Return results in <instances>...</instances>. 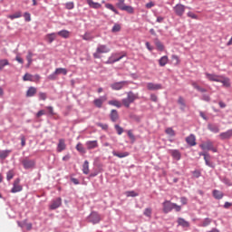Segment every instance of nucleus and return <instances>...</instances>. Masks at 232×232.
I'll return each instance as SVG.
<instances>
[{
  "label": "nucleus",
  "instance_id": "nucleus-53",
  "mask_svg": "<svg viewBox=\"0 0 232 232\" xmlns=\"http://www.w3.org/2000/svg\"><path fill=\"white\" fill-rule=\"evenodd\" d=\"M24 21H26L27 23H30V21H32V16L30 13H24Z\"/></svg>",
  "mask_w": 232,
  "mask_h": 232
},
{
  "label": "nucleus",
  "instance_id": "nucleus-28",
  "mask_svg": "<svg viewBox=\"0 0 232 232\" xmlns=\"http://www.w3.org/2000/svg\"><path fill=\"white\" fill-rule=\"evenodd\" d=\"M33 57H34V53H32V51H28L26 55L27 68H30V66L32 65V63L34 61L32 60Z\"/></svg>",
  "mask_w": 232,
  "mask_h": 232
},
{
  "label": "nucleus",
  "instance_id": "nucleus-59",
  "mask_svg": "<svg viewBox=\"0 0 232 232\" xmlns=\"http://www.w3.org/2000/svg\"><path fill=\"white\" fill-rule=\"evenodd\" d=\"M45 114L46 112L44 110H41L36 113V117L37 119H39V117H43V115H45Z\"/></svg>",
  "mask_w": 232,
  "mask_h": 232
},
{
  "label": "nucleus",
  "instance_id": "nucleus-45",
  "mask_svg": "<svg viewBox=\"0 0 232 232\" xmlns=\"http://www.w3.org/2000/svg\"><path fill=\"white\" fill-rule=\"evenodd\" d=\"M165 133L169 137H175V131L173 130V128H167L165 130Z\"/></svg>",
  "mask_w": 232,
  "mask_h": 232
},
{
  "label": "nucleus",
  "instance_id": "nucleus-27",
  "mask_svg": "<svg viewBox=\"0 0 232 232\" xmlns=\"http://www.w3.org/2000/svg\"><path fill=\"white\" fill-rule=\"evenodd\" d=\"M170 154L175 160H180V158H181L180 151H179L177 150H170Z\"/></svg>",
  "mask_w": 232,
  "mask_h": 232
},
{
  "label": "nucleus",
  "instance_id": "nucleus-4",
  "mask_svg": "<svg viewBox=\"0 0 232 232\" xmlns=\"http://www.w3.org/2000/svg\"><path fill=\"white\" fill-rule=\"evenodd\" d=\"M67 75L68 74V70H66V68H57L55 69V71L50 74L47 79H49V81H55V79H57V75Z\"/></svg>",
  "mask_w": 232,
  "mask_h": 232
},
{
  "label": "nucleus",
  "instance_id": "nucleus-18",
  "mask_svg": "<svg viewBox=\"0 0 232 232\" xmlns=\"http://www.w3.org/2000/svg\"><path fill=\"white\" fill-rule=\"evenodd\" d=\"M85 146L87 150H95V148H99V142L97 140H89L86 141Z\"/></svg>",
  "mask_w": 232,
  "mask_h": 232
},
{
  "label": "nucleus",
  "instance_id": "nucleus-10",
  "mask_svg": "<svg viewBox=\"0 0 232 232\" xmlns=\"http://www.w3.org/2000/svg\"><path fill=\"white\" fill-rule=\"evenodd\" d=\"M174 12L179 17H182V15H184V12H186V6H184V5L178 4L174 6Z\"/></svg>",
  "mask_w": 232,
  "mask_h": 232
},
{
  "label": "nucleus",
  "instance_id": "nucleus-11",
  "mask_svg": "<svg viewBox=\"0 0 232 232\" xmlns=\"http://www.w3.org/2000/svg\"><path fill=\"white\" fill-rule=\"evenodd\" d=\"M126 85H128V82L126 81L117 82L111 84V90L119 91V90H122Z\"/></svg>",
  "mask_w": 232,
  "mask_h": 232
},
{
  "label": "nucleus",
  "instance_id": "nucleus-21",
  "mask_svg": "<svg viewBox=\"0 0 232 232\" xmlns=\"http://www.w3.org/2000/svg\"><path fill=\"white\" fill-rule=\"evenodd\" d=\"M86 3L90 8H93L94 10H99V8H102V5L97 2H93V0H86Z\"/></svg>",
  "mask_w": 232,
  "mask_h": 232
},
{
  "label": "nucleus",
  "instance_id": "nucleus-35",
  "mask_svg": "<svg viewBox=\"0 0 232 232\" xmlns=\"http://www.w3.org/2000/svg\"><path fill=\"white\" fill-rule=\"evenodd\" d=\"M82 172L84 173V175H88V173H90V163L88 162V160H85L82 165Z\"/></svg>",
  "mask_w": 232,
  "mask_h": 232
},
{
  "label": "nucleus",
  "instance_id": "nucleus-22",
  "mask_svg": "<svg viewBox=\"0 0 232 232\" xmlns=\"http://www.w3.org/2000/svg\"><path fill=\"white\" fill-rule=\"evenodd\" d=\"M218 82H221L225 88H229L231 86V82H229V78H226L224 76H219V81Z\"/></svg>",
  "mask_w": 232,
  "mask_h": 232
},
{
  "label": "nucleus",
  "instance_id": "nucleus-3",
  "mask_svg": "<svg viewBox=\"0 0 232 232\" xmlns=\"http://www.w3.org/2000/svg\"><path fill=\"white\" fill-rule=\"evenodd\" d=\"M110 52H111V50L110 47H108V45L99 44L96 48V52L93 53L92 55L94 59H101V55H102V53H110Z\"/></svg>",
  "mask_w": 232,
  "mask_h": 232
},
{
  "label": "nucleus",
  "instance_id": "nucleus-31",
  "mask_svg": "<svg viewBox=\"0 0 232 232\" xmlns=\"http://www.w3.org/2000/svg\"><path fill=\"white\" fill-rule=\"evenodd\" d=\"M37 93V89L35 87H30L26 92V97H34Z\"/></svg>",
  "mask_w": 232,
  "mask_h": 232
},
{
  "label": "nucleus",
  "instance_id": "nucleus-47",
  "mask_svg": "<svg viewBox=\"0 0 232 232\" xmlns=\"http://www.w3.org/2000/svg\"><path fill=\"white\" fill-rule=\"evenodd\" d=\"M8 64H10V63H8V60L6 59L0 60V70H3L5 66H8Z\"/></svg>",
  "mask_w": 232,
  "mask_h": 232
},
{
  "label": "nucleus",
  "instance_id": "nucleus-39",
  "mask_svg": "<svg viewBox=\"0 0 232 232\" xmlns=\"http://www.w3.org/2000/svg\"><path fill=\"white\" fill-rule=\"evenodd\" d=\"M46 37H47L48 43H53V41H55V39L57 38V34L52 33L47 34Z\"/></svg>",
  "mask_w": 232,
  "mask_h": 232
},
{
  "label": "nucleus",
  "instance_id": "nucleus-63",
  "mask_svg": "<svg viewBox=\"0 0 232 232\" xmlns=\"http://www.w3.org/2000/svg\"><path fill=\"white\" fill-rule=\"evenodd\" d=\"M173 61H176V64H179V63H180V60L179 59V57L176 54H173L171 56Z\"/></svg>",
  "mask_w": 232,
  "mask_h": 232
},
{
  "label": "nucleus",
  "instance_id": "nucleus-46",
  "mask_svg": "<svg viewBox=\"0 0 232 232\" xmlns=\"http://www.w3.org/2000/svg\"><path fill=\"white\" fill-rule=\"evenodd\" d=\"M76 150L77 151H79L80 153H86V150H84V147L82 146V143H78L76 145Z\"/></svg>",
  "mask_w": 232,
  "mask_h": 232
},
{
  "label": "nucleus",
  "instance_id": "nucleus-12",
  "mask_svg": "<svg viewBox=\"0 0 232 232\" xmlns=\"http://www.w3.org/2000/svg\"><path fill=\"white\" fill-rule=\"evenodd\" d=\"M147 89L150 90V92H155L157 90H162V84L148 82L147 83Z\"/></svg>",
  "mask_w": 232,
  "mask_h": 232
},
{
  "label": "nucleus",
  "instance_id": "nucleus-33",
  "mask_svg": "<svg viewBox=\"0 0 232 232\" xmlns=\"http://www.w3.org/2000/svg\"><path fill=\"white\" fill-rule=\"evenodd\" d=\"M154 44L156 45V48L160 51V52H164V44H162L161 42H160L159 39H155L154 40Z\"/></svg>",
  "mask_w": 232,
  "mask_h": 232
},
{
  "label": "nucleus",
  "instance_id": "nucleus-38",
  "mask_svg": "<svg viewBox=\"0 0 232 232\" xmlns=\"http://www.w3.org/2000/svg\"><path fill=\"white\" fill-rule=\"evenodd\" d=\"M169 61V59L168 58V56H162L160 60H159V64L160 66L163 67L165 65L168 64V62Z\"/></svg>",
  "mask_w": 232,
  "mask_h": 232
},
{
  "label": "nucleus",
  "instance_id": "nucleus-14",
  "mask_svg": "<svg viewBox=\"0 0 232 232\" xmlns=\"http://www.w3.org/2000/svg\"><path fill=\"white\" fill-rule=\"evenodd\" d=\"M207 79L212 82H218L220 81V75L211 74L209 72L205 73Z\"/></svg>",
  "mask_w": 232,
  "mask_h": 232
},
{
  "label": "nucleus",
  "instance_id": "nucleus-19",
  "mask_svg": "<svg viewBox=\"0 0 232 232\" xmlns=\"http://www.w3.org/2000/svg\"><path fill=\"white\" fill-rule=\"evenodd\" d=\"M64 150H66V141L64 139H60L57 145V151L61 153V151H64Z\"/></svg>",
  "mask_w": 232,
  "mask_h": 232
},
{
  "label": "nucleus",
  "instance_id": "nucleus-40",
  "mask_svg": "<svg viewBox=\"0 0 232 232\" xmlns=\"http://www.w3.org/2000/svg\"><path fill=\"white\" fill-rule=\"evenodd\" d=\"M23 81H30L31 82H35V80H34V75L30 73H25L23 77Z\"/></svg>",
  "mask_w": 232,
  "mask_h": 232
},
{
  "label": "nucleus",
  "instance_id": "nucleus-29",
  "mask_svg": "<svg viewBox=\"0 0 232 232\" xmlns=\"http://www.w3.org/2000/svg\"><path fill=\"white\" fill-rule=\"evenodd\" d=\"M108 104H110V106H115L116 108H122V102L118 100L109 101Z\"/></svg>",
  "mask_w": 232,
  "mask_h": 232
},
{
  "label": "nucleus",
  "instance_id": "nucleus-26",
  "mask_svg": "<svg viewBox=\"0 0 232 232\" xmlns=\"http://www.w3.org/2000/svg\"><path fill=\"white\" fill-rule=\"evenodd\" d=\"M112 155L114 157H118V159H124V158L130 156V152H117V151L113 150Z\"/></svg>",
  "mask_w": 232,
  "mask_h": 232
},
{
  "label": "nucleus",
  "instance_id": "nucleus-8",
  "mask_svg": "<svg viewBox=\"0 0 232 232\" xmlns=\"http://www.w3.org/2000/svg\"><path fill=\"white\" fill-rule=\"evenodd\" d=\"M20 191H23V186H21V179H16L13 183L11 193H19Z\"/></svg>",
  "mask_w": 232,
  "mask_h": 232
},
{
  "label": "nucleus",
  "instance_id": "nucleus-5",
  "mask_svg": "<svg viewBox=\"0 0 232 232\" xmlns=\"http://www.w3.org/2000/svg\"><path fill=\"white\" fill-rule=\"evenodd\" d=\"M124 1L126 0H118L116 6H118L120 10H122L123 12H127L128 14H133L135 12L133 7L130 5H124Z\"/></svg>",
  "mask_w": 232,
  "mask_h": 232
},
{
  "label": "nucleus",
  "instance_id": "nucleus-25",
  "mask_svg": "<svg viewBox=\"0 0 232 232\" xmlns=\"http://www.w3.org/2000/svg\"><path fill=\"white\" fill-rule=\"evenodd\" d=\"M201 155L204 156V160L206 162V165L208 166V168H213V164L210 161L211 156L206 152H203Z\"/></svg>",
  "mask_w": 232,
  "mask_h": 232
},
{
  "label": "nucleus",
  "instance_id": "nucleus-17",
  "mask_svg": "<svg viewBox=\"0 0 232 232\" xmlns=\"http://www.w3.org/2000/svg\"><path fill=\"white\" fill-rule=\"evenodd\" d=\"M61 204H63V199L58 198L53 200L52 204L50 205V209H57V208H61Z\"/></svg>",
  "mask_w": 232,
  "mask_h": 232
},
{
  "label": "nucleus",
  "instance_id": "nucleus-42",
  "mask_svg": "<svg viewBox=\"0 0 232 232\" xmlns=\"http://www.w3.org/2000/svg\"><path fill=\"white\" fill-rule=\"evenodd\" d=\"M178 104H180L181 110H184V108H186V101L184 100V98L182 96L179 97Z\"/></svg>",
  "mask_w": 232,
  "mask_h": 232
},
{
  "label": "nucleus",
  "instance_id": "nucleus-56",
  "mask_svg": "<svg viewBox=\"0 0 232 232\" xmlns=\"http://www.w3.org/2000/svg\"><path fill=\"white\" fill-rule=\"evenodd\" d=\"M143 214L145 215V217H151V208H145Z\"/></svg>",
  "mask_w": 232,
  "mask_h": 232
},
{
  "label": "nucleus",
  "instance_id": "nucleus-30",
  "mask_svg": "<svg viewBox=\"0 0 232 232\" xmlns=\"http://www.w3.org/2000/svg\"><path fill=\"white\" fill-rule=\"evenodd\" d=\"M178 224L179 226H181L182 227H189V222L186 221V219L182 218H178Z\"/></svg>",
  "mask_w": 232,
  "mask_h": 232
},
{
  "label": "nucleus",
  "instance_id": "nucleus-6",
  "mask_svg": "<svg viewBox=\"0 0 232 232\" xmlns=\"http://www.w3.org/2000/svg\"><path fill=\"white\" fill-rule=\"evenodd\" d=\"M126 57V53H112L111 56L109 58L110 64H113L114 63H119L121 59Z\"/></svg>",
  "mask_w": 232,
  "mask_h": 232
},
{
  "label": "nucleus",
  "instance_id": "nucleus-34",
  "mask_svg": "<svg viewBox=\"0 0 232 232\" xmlns=\"http://www.w3.org/2000/svg\"><path fill=\"white\" fill-rule=\"evenodd\" d=\"M8 19H11V21H14V19H19L20 17H23V13L20 11L14 13V14H9Z\"/></svg>",
  "mask_w": 232,
  "mask_h": 232
},
{
  "label": "nucleus",
  "instance_id": "nucleus-61",
  "mask_svg": "<svg viewBox=\"0 0 232 232\" xmlns=\"http://www.w3.org/2000/svg\"><path fill=\"white\" fill-rule=\"evenodd\" d=\"M15 61H17V63H19L20 64H24V60H23L21 58V56H19V55H16Z\"/></svg>",
  "mask_w": 232,
  "mask_h": 232
},
{
  "label": "nucleus",
  "instance_id": "nucleus-41",
  "mask_svg": "<svg viewBox=\"0 0 232 232\" xmlns=\"http://www.w3.org/2000/svg\"><path fill=\"white\" fill-rule=\"evenodd\" d=\"M12 151L11 150H2L0 151V159L4 160V159H6L10 155Z\"/></svg>",
  "mask_w": 232,
  "mask_h": 232
},
{
  "label": "nucleus",
  "instance_id": "nucleus-32",
  "mask_svg": "<svg viewBox=\"0 0 232 232\" xmlns=\"http://www.w3.org/2000/svg\"><path fill=\"white\" fill-rule=\"evenodd\" d=\"M57 35H60V37H63V39H68V37H70V31L62 30L57 33Z\"/></svg>",
  "mask_w": 232,
  "mask_h": 232
},
{
  "label": "nucleus",
  "instance_id": "nucleus-55",
  "mask_svg": "<svg viewBox=\"0 0 232 232\" xmlns=\"http://www.w3.org/2000/svg\"><path fill=\"white\" fill-rule=\"evenodd\" d=\"M188 17H190V19H198V16L197 14H195V13L193 12H188L187 14Z\"/></svg>",
  "mask_w": 232,
  "mask_h": 232
},
{
  "label": "nucleus",
  "instance_id": "nucleus-54",
  "mask_svg": "<svg viewBox=\"0 0 232 232\" xmlns=\"http://www.w3.org/2000/svg\"><path fill=\"white\" fill-rule=\"evenodd\" d=\"M38 97L40 101H46L47 95L45 92H39Z\"/></svg>",
  "mask_w": 232,
  "mask_h": 232
},
{
  "label": "nucleus",
  "instance_id": "nucleus-44",
  "mask_svg": "<svg viewBox=\"0 0 232 232\" xmlns=\"http://www.w3.org/2000/svg\"><path fill=\"white\" fill-rule=\"evenodd\" d=\"M209 224H211V219L208 218H206L202 221L201 225H199V226H200L201 227H208V226H209Z\"/></svg>",
  "mask_w": 232,
  "mask_h": 232
},
{
  "label": "nucleus",
  "instance_id": "nucleus-24",
  "mask_svg": "<svg viewBox=\"0 0 232 232\" xmlns=\"http://www.w3.org/2000/svg\"><path fill=\"white\" fill-rule=\"evenodd\" d=\"M110 117L112 122H117V121H119V111H117V110H111Z\"/></svg>",
  "mask_w": 232,
  "mask_h": 232
},
{
  "label": "nucleus",
  "instance_id": "nucleus-23",
  "mask_svg": "<svg viewBox=\"0 0 232 232\" xmlns=\"http://www.w3.org/2000/svg\"><path fill=\"white\" fill-rule=\"evenodd\" d=\"M212 195L216 200H221V198H224V192L218 189H214L212 191Z\"/></svg>",
  "mask_w": 232,
  "mask_h": 232
},
{
  "label": "nucleus",
  "instance_id": "nucleus-64",
  "mask_svg": "<svg viewBox=\"0 0 232 232\" xmlns=\"http://www.w3.org/2000/svg\"><path fill=\"white\" fill-rule=\"evenodd\" d=\"M193 177H195V179H198V177H200V171L199 170H195L193 172Z\"/></svg>",
  "mask_w": 232,
  "mask_h": 232
},
{
  "label": "nucleus",
  "instance_id": "nucleus-52",
  "mask_svg": "<svg viewBox=\"0 0 232 232\" xmlns=\"http://www.w3.org/2000/svg\"><path fill=\"white\" fill-rule=\"evenodd\" d=\"M111 32L113 33L121 32V24H115L111 29Z\"/></svg>",
  "mask_w": 232,
  "mask_h": 232
},
{
  "label": "nucleus",
  "instance_id": "nucleus-43",
  "mask_svg": "<svg viewBox=\"0 0 232 232\" xmlns=\"http://www.w3.org/2000/svg\"><path fill=\"white\" fill-rule=\"evenodd\" d=\"M105 8H107L108 10H111V12H114V14H116L117 15H119V11H117V9H115V7L113 6V5H111V4H106V5H105Z\"/></svg>",
  "mask_w": 232,
  "mask_h": 232
},
{
  "label": "nucleus",
  "instance_id": "nucleus-60",
  "mask_svg": "<svg viewBox=\"0 0 232 232\" xmlns=\"http://www.w3.org/2000/svg\"><path fill=\"white\" fill-rule=\"evenodd\" d=\"M46 110H48L50 115H55V112H53V107L52 106H47Z\"/></svg>",
  "mask_w": 232,
  "mask_h": 232
},
{
  "label": "nucleus",
  "instance_id": "nucleus-49",
  "mask_svg": "<svg viewBox=\"0 0 232 232\" xmlns=\"http://www.w3.org/2000/svg\"><path fill=\"white\" fill-rule=\"evenodd\" d=\"M118 135H122V133H124V129H122V127H120L118 124H116L114 126Z\"/></svg>",
  "mask_w": 232,
  "mask_h": 232
},
{
  "label": "nucleus",
  "instance_id": "nucleus-2",
  "mask_svg": "<svg viewBox=\"0 0 232 232\" xmlns=\"http://www.w3.org/2000/svg\"><path fill=\"white\" fill-rule=\"evenodd\" d=\"M139 99V94L134 93L133 92H128L127 97L121 100V104L125 108H130V105L132 104V102H135Z\"/></svg>",
  "mask_w": 232,
  "mask_h": 232
},
{
  "label": "nucleus",
  "instance_id": "nucleus-16",
  "mask_svg": "<svg viewBox=\"0 0 232 232\" xmlns=\"http://www.w3.org/2000/svg\"><path fill=\"white\" fill-rule=\"evenodd\" d=\"M106 100H107L106 96H102L98 99H95L93 101V104L94 106H96V108H102V104L104 102H106Z\"/></svg>",
  "mask_w": 232,
  "mask_h": 232
},
{
  "label": "nucleus",
  "instance_id": "nucleus-7",
  "mask_svg": "<svg viewBox=\"0 0 232 232\" xmlns=\"http://www.w3.org/2000/svg\"><path fill=\"white\" fill-rule=\"evenodd\" d=\"M199 148H201L203 150L213 151V153H217V148L213 147V142L210 140L201 143Z\"/></svg>",
  "mask_w": 232,
  "mask_h": 232
},
{
  "label": "nucleus",
  "instance_id": "nucleus-13",
  "mask_svg": "<svg viewBox=\"0 0 232 232\" xmlns=\"http://www.w3.org/2000/svg\"><path fill=\"white\" fill-rule=\"evenodd\" d=\"M89 220L92 224H99L101 222V216L96 212H92L89 217Z\"/></svg>",
  "mask_w": 232,
  "mask_h": 232
},
{
  "label": "nucleus",
  "instance_id": "nucleus-15",
  "mask_svg": "<svg viewBox=\"0 0 232 232\" xmlns=\"http://www.w3.org/2000/svg\"><path fill=\"white\" fill-rule=\"evenodd\" d=\"M219 139L221 140H226L227 139H231L232 137V129L225 131V132H221L219 135H218Z\"/></svg>",
  "mask_w": 232,
  "mask_h": 232
},
{
  "label": "nucleus",
  "instance_id": "nucleus-57",
  "mask_svg": "<svg viewBox=\"0 0 232 232\" xmlns=\"http://www.w3.org/2000/svg\"><path fill=\"white\" fill-rule=\"evenodd\" d=\"M97 126H99V128H102V130H104L105 131L108 130V124L97 123Z\"/></svg>",
  "mask_w": 232,
  "mask_h": 232
},
{
  "label": "nucleus",
  "instance_id": "nucleus-50",
  "mask_svg": "<svg viewBox=\"0 0 232 232\" xmlns=\"http://www.w3.org/2000/svg\"><path fill=\"white\" fill-rule=\"evenodd\" d=\"M14 175H15V173L14 172V170H9L6 174L7 180H12V179H14Z\"/></svg>",
  "mask_w": 232,
  "mask_h": 232
},
{
  "label": "nucleus",
  "instance_id": "nucleus-20",
  "mask_svg": "<svg viewBox=\"0 0 232 232\" xmlns=\"http://www.w3.org/2000/svg\"><path fill=\"white\" fill-rule=\"evenodd\" d=\"M186 142L188 146H197V138H195V135L190 134L186 138Z\"/></svg>",
  "mask_w": 232,
  "mask_h": 232
},
{
  "label": "nucleus",
  "instance_id": "nucleus-51",
  "mask_svg": "<svg viewBox=\"0 0 232 232\" xmlns=\"http://www.w3.org/2000/svg\"><path fill=\"white\" fill-rule=\"evenodd\" d=\"M75 5L73 4V2H68L65 4V8H67V10H73Z\"/></svg>",
  "mask_w": 232,
  "mask_h": 232
},
{
  "label": "nucleus",
  "instance_id": "nucleus-48",
  "mask_svg": "<svg viewBox=\"0 0 232 232\" xmlns=\"http://www.w3.org/2000/svg\"><path fill=\"white\" fill-rule=\"evenodd\" d=\"M126 197H139V193L134 190L125 192Z\"/></svg>",
  "mask_w": 232,
  "mask_h": 232
},
{
  "label": "nucleus",
  "instance_id": "nucleus-58",
  "mask_svg": "<svg viewBox=\"0 0 232 232\" xmlns=\"http://www.w3.org/2000/svg\"><path fill=\"white\" fill-rule=\"evenodd\" d=\"M128 137L132 140V142H135V135H133V132L131 130L128 131Z\"/></svg>",
  "mask_w": 232,
  "mask_h": 232
},
{
  "label": "nucleus",
  "instance_id": "nucleus-1",
  "mask_svg": "<svg viewBox=\"0 0 232 232\" xmlns=\"http://www.w3.org/2000/svg\"><path fill=\"white\" fill-rule=\"evenodd\" d=\"M162 207H163V213H169L171 211H173V209H175V211L179 212L182 209V207L177 205V203H172L169 200H165L162 203Z\"/></svg>",
  "mask_w": 232,
  "mask_h": 232
},
{
  "label": "nucleus",
  "instance_id": "nucleus-9",
  "mask_svg": "<svg viewBox=\"0 0 232 232\" xmlns=\"http://www.w3.org/2000/svg\"><path fill=\"white\" fill-rule=\"evenodd\" d=\"M22 164H23L24 169H32V168H35V160H29L27 158H25L22 160Z\"/></svg>",
  "mask_w": 232,
  "mask_h": 232
},
{
  "label": "nucleus",
  "instance_id": "nucleus-36",
  "mask_svg": "<svg viewBox=\"0 0 232 232\" xmlns=\"http://www.w3.org/2000/svg\"><path fill=\"white\" fill-rule=\"evenodd\" d=\"M208 129L209 131H212V133H218L220 131V129L217 125L208 124Z\"/></svg>",
  "mask_w": 232,
  "mask_h": 232
},
{
  "label": "nucleus",
  "instance_id": "nucleus-37",
  "mask_svg": "<svg viewBox=\"0 0 232 232\" xmlns=\"http://www.w3.org/2000/svg\"><path fill=\"white\" fill-rule=\"evenodd\" d=\"M82 39H83V41H93L95 37L92 35V33L87 32L83 35H82Z\"/></svg>",
  "mask_w": 232,
  "mask_h": 232
},
{
  "label": "nucleus",
  "instance_id": "nucleus-62",
  "mask_svg": "<svg viewBox=\"0 0 232 232\" xmlns=\"http://www.w3.org/2000/svg\"><path fill=\"white\" fill-rule=\"evenodd\" d=\"M24 227H26L27 231H30L32 229V223L24 221Z\"/></svg>",
  "mask_w": 232,
  "mask_h": 232
}]
</instances>
